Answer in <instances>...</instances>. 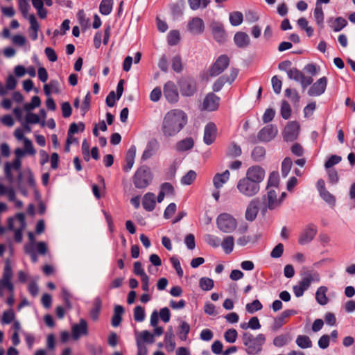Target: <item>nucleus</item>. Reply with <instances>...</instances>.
<instances>
[{"label": "nucleus", "mask_w": 355, "mask_h": 355, "mask_svg": "<svg viewBox=\"0 0 355 355\" xmlns=\"http://www.w3.org/2000/svg\"><path fill=\"white\" fill-rule=\"evenodd\" d=\"M124 312V309L122 306L116 305L114 307V315L112 318V325L114 327H117L119 326L121 322V315Z\"/></svg>", "instance_id": "2f4dec72"}, {"label": "nucleus", "mask_w": 355, "mask_h": 355, "mask_svg": "<svg viewBox=\"0 0 355 355\" xmlns=\"http://www.w3.org/2000/svg\"><path fill=\"white\" fill-rule=\"evenodd\" d=\"M237 331L234 329H227L224 334L225 340L229 343H234L237 338Z\"/></svg>", "instance_id": "864d4df0"}, {"label": "nucleus", "mask_w": 355, "mask_h": 355, "mask_svg": "<svg viewBox=\"0 0 355 355\" xmlns=\"http://www.w3.org/2000/svg\"><path fill=\"white\" fill-rule=\"evenodd\" d=\"M101 309V300L99 297H96L94 302V307L90 311V317L93 320L96 321L98 320Z\"/></svg>", "instance_id": "58836bf2"}, {"label": "nucleus", "mask_w": 355, "mask_h": 355, "mask_svg": "<svg viewBox=\"0 0 355 355\" xmlns=\"http://www.w3.org/2000/svg\"><path fill=\"white\" fill-rule=\"evenodd\" d=\"M199 286L203 291H208L211 290L214 286V282L209 277H202L199 280Z\"/></svg>", "instance_id": "4c0bfd02"}, {"label": "nucleus", "mask_w": 355, "mask_h": 355, "mask_svg": "<svg viewBox=\"0 0 355 355\" xmlns=\"http://www.w3.org/2000/svg\"><path fill=\"white\" fill-rule=\"evenodd\" d=\"M227 79L225 76H223L217 79V80L214 83L213 85V90L214 92H218L220 91L225 83H227Z\"/></svg>", "instance_id": "338daca9"}, {"label": "nucleus", "mask_w": 355, "mask_h": 355, "mask_svg": "<svg viewBox=\"0 0 355 355\" xmlns=\"http://www.w3.org/2000/svg\"><path fill=\"white\" fill-rule=\"evenodd\" d=\"M266 155V150L263 147L257 146L255 147L252 152V157L253 159L256 162L261 161Z\"/></svg>", "instance_id": "79ce46f5"}, {"label": "nucleus", "mask_w": 355, "mask_h": 355, "mask_svg": "<svg viewBox=\"0 0 355 355\" xmlns=\"http://www.w3.org/2000/svg\"><path fill=\"white\" fill-rule=\"evenodd\" d=\"M137 340H139L140 343H153L155 342L154 335L148 331L144 330L136 334V342H137Z\"/></svg>", "instance_id": "7c9ffc66"}, {"label": "nucleus", "mask_w": 355, "mask_h": 355, "mask_svg": "<svg viewBox=\"0 0 355 355\" xmlns=\"http://www.w3.org/2000/svg\"><path fill=\"white\" fill-rule=\"evenodd\" d=\"M279 177L277 172H272L268 178L266 188L279 190Z\"/></svg>", "instance_id": "c9c22d12"}, {"label": "nucleus", "mask_w": 355, "mask_h": 355, "mask_svg": "<svg viewBox=\"0 0 355 355\" xmlns=\"http://www.w3.org/2000/svg\"><path fill=\"white\" fill-rule=\"evenodd\" d=\"M136 147L135 146H132L128 150L126 154V164L124 166L123 169L125 171L128 172L132 168L135 163V158L136 156Z\"/></svg>", "instance_id": "393cba45"}, {"label": "nucleus", "mask_w": 355, "mask_h": 355, "mask_svg": "<svg viewBox=\"0 0 355 355\" xmlns=\"http://www.w3.org/2000/svg\"><path fill=\"white\" fill-rule=\"evenodd\" d=\"M241 155V149L239 146L236 145V144H232L227 150V155L232 157H236Z\"/></svg>", "instance_id": "6e6d98bb"}, {"label": "nucleus", "mask_w": 355, "mask_h": 355, "mask_svg": "<svg viewBox=\"0 0 355 355\" xmlns=\"http://www.w3.org/2000/svg\"><path fill=\"white\" fill-rule=\"evenodd\" d=\"M287 75L291 80H294L297 82H300L302 77V73L296 68H292L287 70Z\"/></svg>", "instance_id": "5fc2aeb1"}, {"label": "nucleus", "mask_w": 355, "mask_h": 355, "mask_svg": "<svg viewBox=\"0 0 355 355\" xmlns=\"http://www.w3.org/2000/svg\"><path fill=\"white\" fill-rule=\"evenodd\" d=\"M13 276L12 270L10 263L9 260H6L5 262V266L3 270V273L2 276V279L11 282V279Z\"/></svg>", "instance_id": "de8ad7c7"}, {"label": "nucleus", "mask_w": 355, "mask_h": 355, "mask_svg": "<svg viewBox=\"0 0 355 355\" xmlns=\"http://www.w3.org/2000/svg\"><path fill=\"white\" fill-rule=\"evenodd\" d=\"M314 17L317 24L320 28H322L324 21V13L320 5H316V7L314 10Z\"/></svg>", "instance_id": "a19ab883"}, {"label": "nucleus", "mask_w": 355, "mask_h": 355, "mask_svg": "<svg viewBox=\"0 0 355 355\" xmlns=\"http://www.w3.org/2000/svg\"><path fill=\"white\" fill-rule=\"evenodd\" d=\"M15 318V313L12 309L4 311L1 322L3 324H10Z\"/></svg>", "instance_id": "e2e57ef3"}, {"label": "nucleus", "mask_w": 355, "mask_h": 355, "mask_svg": "<svg viewBox=\"0 0 355 355\" xmlns=\"http://www.w3.org/2000/svg\"><path fill=\"white\" fill-rule=\"evenodd\" d=\"M278 192L279 190L266 188V194L262 197L263 204V207L262 208L263 212H266L268 209L273 210L280 207L282 200L277 198Z\"/></svg>", "instance_id": "423d86ee"}, {"label": "nucleus", "mask_w": 355, "mask_h": 355, "mask_svg": "<svg viewBox=\"0 0 355 355\" xmlns=\"http://www.w3.org/2000/svg\"><path fill=\"white\" fill-rule=\"evenodd\" d=\"M242 340L243 345L246 347V352L249 355H256L261 351L266 337L262 334L254 337L252 334L245 332L243 334Z\"/></svg>", "instance_id": "7ed1b4c3"}, {"label": "nucleus", "mask_w": 355, "mask_h": 355, "mask_svg": "<svg viewBox=\"0 0 355 355\" xmlns=\"http://www.w3.org/2000/svg\"><path fill=\"white\" fill-rule=\"evenodd\" d=\"M293 162L291 158L286 157L282 164V176L286 178L288 175L291 168Z\"/></svg>", "instance_id": "49530a36"}, {"label": "nucleus", "mask_w": 355, "mask_h": 355, "mask_svg": "<svg viewBox=\"0 0 355 355\" xmlns=\"http://www.w3.org/2000/svg\"><path fill=\"white\" fill-rule=\"evenodd\" d=\"M218 228L224 233H231L237 227L236 220L230 214L223 213L220 214L216 219Z\"/></svg>", "instance_id": "0eeeda50"}, {"label": "nucleus", "mask_w": 355, "mask_h": 355, "mask_svg": "<svg viewBox=\"0 0 355 355\" xmlns=\"http://www.w3.org/2000/svg\"><path fill=\"white\" fill-rule=\"evenodd\" d=\"M19 8L24 17L28 19V12L30 8L28 0H19Z\"/></svg>", "instance_id": "052dcab7"}, {"label": "nucleus", "mask_w": 355, "mask_h": 355, "mask_svg": "<svg viewBox=\"0 0 355 355\" xmlns=\"http://www.w3.org/2000/svg\"><path fill=\"white\" fill-rule=\"evenodd\" d=\"M216 137V127L213 123H209L206 125L204 130L203 141L207 145H211L214 143Z\"/></svg>", "instance_id": "4be33fe9"}, {"label": "nucleus", "mask_w": 355, "mask_h": 355, "mask_svg": "<svg viewBox=\"0 0 355 355\" xmlns=\"http://www.w3.org/2000/svg\"><path fill=\"white\" fill-rule=\"evenodd\" d=\"M243 19V16L241 12L235 11L230 14V22L234 26L240 25Z\"/></svg>", "instance_id": "ea45409f"}, {"label": "nucleus", "mask_w": 355, "mask_h": 355, "mask_svg": "<svg viewBox=\"0 0 355 355\" xmlns=\"http://www.w3.org/2000/svg\"><path fill=\"white\" fill-rule=\"evenodd\" d=\"M262 308L263 306L258 300H255L252 302L247 304L245 306L246 311L251 314L262 309Z\"/></svg>", "instance_id": "37998d69"}, {"label": "nucleus", "mask_w": 355, "mask_h": 355, "mask_svg": "<svg viewBox=\"0 0 355 355\" xmlns=\"http://www.w3.org/2000/svg\"><path fill=\"white\" fill-rule=\"evenodd\" d=\"M134 319L137 322H142L145 319V311L141 306H137L134 310Z\"/></svg>", "instance_id": "4d7b16f0"}, {"label": "nucleus", "mask_w": 355, "mask_h": 355, "mask_svg": "<svg viewBox=\"0 0 355 355\" xmlns=\"http://www.w3.org/2000/svg\"><path fill=\"white\" fill-rule=\"evenodd\" d=\"M234 245V239L232 236H227L223 241H220V245L226 254H230L233 251Z\"/></svg>", "instance_id": "473e14b6"}, {"label": "nucleus", "mask_w": 355, "mask_h": 355, "mask_svg": "<svg viewBox=\"0 0 355 355\" xmlns=\"http://www.w3.org/2000/svg\"><path fill=\"white\" fill-rule=\"evenodd\" d=\"M342 160L340 156L338 155H331L329 159L325 162L324 167L326 168H330L334 165L338 164Z\"/></svg>", "instance_id": "0e129e2a"}, {"label": "nucleus", "mask_w": 355, "mask_h": 355, "mask_svg": "<svg viewBox=\"0 0 355 355\" xmlns=\"http://www.w3.org/2000/svg\"><path fill=\"white\" fill-rule=\"evenodd\" d=\"M220 98L213 93L208 94L202 103V109L207 111H214L218 109Z\"/></svg>", "instance_id": "a211bd4d"}, {"label": "nucleus", "mask_w": 355, "mask_h": 355, "mask_svg": "<svg viewBox=\"0 0 355 355\" xmlns=\"http://www.w3.org/2000/svg\"><path fill=\"white\" fill-rule=\"evenodd\" d=\"M347 25V21L342 18L338 17L336 19L334 25V31L336 32L340 31Z\"/></svg>", "instance_id": "774afa93"}, {"label": "nucleus", "mask_w": 355, "mask_h": 355, "mask_svg": "<svg viewBox=\"0 0 355 355\" xmlns=\"http://www.w3.org/2000/svg\"><path fill=\"white\" fill-rule=\"evenodd\" d=\"M301 275V280L293 286V293L297 297H302L312 283L319 282L320 280V275L316 271L306 270Z\"/></svg>", "instance_id": "f03ea898"}, {"label": "nucleus", "mask_w": 355, "mask_h": 355, "mask_svg": "<svg viewBox=\"0 0 355 355\" xmlns=\"http://www.w3.org/2000/svg\"><path fill=\"white\" fill-rule=\"evenodd\" d=\"M71 333L74 340L79 339L81 336H87L88 334L87 321L85 319H80L79 323L72 326Z\"/></svg>", "instance_id": "f3484780"}, {"label": "nucleus", "mask_w": 355, "mask_h": 355, "mask_svg": "<svg viewBox=\"0 0 355 355\" xmlns=\"http://www.w3.org/2000/svg\"><path fill=\"white\" fill-rule=\"evenodd\" d=\"M205 241L211 247L218 248L220 245V239L214 235L207 234L205 236Z\"/></svg>", "instance_id": "8fccbe9b"}, {"label": "nucleus", "mask_w": 355, "mask_h": 355, "mask_svg": "<svg viewBox=\"0 0 355 355\" xmlns=\"http://www.w3.org/2000/svg\"><path fill=\"white\" fill-rule=\"evenodd\" d=\"M327 79L326 77H322L312 85L308 91L310 96H318L322 94L327 87Z\"/></svg>", "instance_id": "dca6fc26"}, {"label": "nucleus", "mask_w": 355, "mask_h": 355, "mask_svg": "<svg viewBox=\"0 0 355 355\" xmlns=\"http://www.w3.org/2000/svg\"><path fill=\"white\" fill-rule=\"evenodd\" d=\"M285 96L290 98L293 103H297L300 101V96L295 89L287 88L285 90Z\"/></svg>", "instance_id": "603ef678"}, {"label": "nucleus", "mask_w": 355, "mask_h": 355, "mask_svg": "<svg viewBox=\"0 0 355 355\" xmlns=\"http://www.w3.org/2000/svg\"><path fill=\"white\" fill-rule=\"evenodd\" d=\"M159 143L156 139H151L149 141L143 152L141 157L142 161H146L152 157L159 149Z\"/></svg>", "instance_id": "412c9836"}, {"label": "nucleus", "mask_w": 355, "mask_h": 355, "mask_svg": "<svg viewBox=\"0 0 355 355\" xmlns=\"http://www.w3.org/2000/svg\"><path fill=\"white\" fill-rule=\"evenodd\" d=\"M265 175L266 171L263 168L259 166H253L247 170L245 178L256 185L260 186L261 182L265 178Z\"/></svg>", "instance_id": "6e6552de"}, {"label": "nucleus", "mask_w": 355, "mask_h": 355, "mask_svg": "<svg viewBox=\"0 0 355 355\" xmlns=\"http://www.w3.org/2000/svg\"><path fill=\"white\" fill-rule=\"evenodd\" d=\"M317 231V227L314 225L311 224L306 226L299 236V243L300 245L309 243L315 238Z\"/></svg>", "instance_id": "ddd939ff"}, {"label": "nucleus", "mask_w": 355, "mask_h": 355, "mask_svg": "<svg viewBox=\"0 0 355 355\" xmlns=\"http://www.w3.org/2000/svg\"><path fill=\"white\" fill-rule=\"evenodd\" d=\"M196 173L193 170H190L182 178L181 183L184 185H190L196 180Z\"/></svg>", "instance_id": "a18cd8bd"}, {"label": "nucleus", "mask_w": 355, "mask_h": 355, "mask_svg": "<svg viewBox=\"0 0 355 355\" xmlns=\"http://www.w3.org/2000/svg\"><path fill=\"white\" fill-rule=\"evenodd\" d=\"M230 60L225 55H222L218 58L211 67L209 73L211 76H216L220 74L229 66Z\"/></svg>", "instance_id": "9d476101"}, {"label": "nucleus", "mask_w": 355, "mask_h": 355, "mask_svg": "<svg viewBox=\"0 0 355 355\" xmlns=\"http://www.w3.org/2000/svg\"><path fill=\"white\" fill-rule=\"evenodd\" d=\"M164 95L170 103H175L179 100V94L175 83L168 81L164 86Z\"/></svg>", "instance_id": "9b49d317"}, {"label": "nucleus", "mask_w": 355, "mask_h": 355, "mask_svg": "<svg viewBox=\"0 0 355 355\" xmlns=\"http://www.w3.org/2000/svg\"><path fill=\"white\" fill-rule=\"evenodd\" d=\"M178 86L183 96H191L196 92V83L191 78H182L178 81Z\"/></svg>", "instance_id": "1a4fd4ad"}, {"label": "nucleus", "mask_w": 355, "mask_h": 355, "mask_svg": "<svg viewBox=\"0 0 355 355\" xmlns=\"http://www.w3.org/2000/svg\"><path fill=\"white\" fill-rule=\"evenodd\" d=\"M153 180V174L149 167L142 166L137 169L134 178L133 182L138 189H144L148 187Z\"/></svg>", "instance_id": "39448f33"}, {"label": "nucleus", "mask_w": 355, "mask_h": 355, "mask_svg": "<svg viewBox=\"0 0 355 355\" xmlns=\"http://www.w3.org/2000/svg\"><path fill=\"white\" fill-rule=\"evenodd\" d=\"M28 20L31 24L30 27V37L33 40H36L38 37L37 32L40 29V25L34 15H28Z\"/></svg>", "instance_id": "c85d7f7f"}, {"label": "nucleus", "mask_w": 355, "mask_h": 355, "mask_svg": "<svg viewBox=\"0 0 355 355\" xmlns=\"http://www.w3.org/2000/svg\"><path fill=\"white\" fill-rule=\"evenodd\" d=\"M113 0H102L99 6V11L103 15H108L112 10Z\"/></svg>", "instance_id": "e433bc0d"}, {"label": "nucleus", "mask_w": 355, "mask_h": 355, "mask_svg": "<svg viewBox=\"0 0 355 355\" xmlns=\"http://www.w3.org/2000/svg\"><path fill=\"white\" fill-rule=\"evenodd\" d=\"M180 40V33L178 31H171L168 35V44L173 46L178 43Z\"/></svg>", "instance_id": "bf43d9fd"}, {"label": "nucleus", "mask_w": 355, "mask_h": 355, "mask_svg": "<svg viewBox=\"0 0 355 355\" xmlns=\"http://www.w3.org/2000/svg\"><path fill=\"white\" fill-rule=\"evenodd\" d=\"M194 141L191 137L184 139L176 144L175 149L178 152H184L191 149L193 147Z\"/></svg>", "instance_id": "cd10ccee"}, {"label": "nucleus", "mask_w": 355, "mask_h": 355, "mask_svg": "<svg viewBox=\"0 0 355 355\" xmlns=\"http://www.w3.org/2000/svg\"><path fill=\"white\" fill-rule=\"evenodd\" d=\"M212 35L215 40L223 43L226 40V34L223 26L219 22H212L210 25Z\"/></svg>", "instance_id": "6ab92c4d"}, {"label": "nucleus", "mask_w": 355, "mask_h": 355, "mask_svg": "<svg viewBox=\"0 0 355 355\" xmlns=\"http://www.w3.org/2000/svg\"><path fill=\"white\" fill-rule=\"evenodd\" d=\"M188 30L193 35H200L204 32L205 24L199 17H193L188 23Z\"/></svg>", "instance_id": "aec40b11"}, {"label": "nucleus", "mask_w": 355, "mask_h": 355, "mask_svg": "<svg viewBox=\"0 0 355 355\" xmlns=\"http://www.w3.org/2000/svg\"><path fill=\"white\" fill-rule=\"evenodd\" d=\"M85 129V125L83 123H79L78 124L76 123H73L70 125L69 129L68 131L69 135H73L77 133L78 130L83 131Z\"/></svg>", "instance_id": "69168bd1"}, {"label": "nucleus", "mask_w": 355, "mask_h": 355, "mask_svg": "<svg viewBox=\"0 0 355 355\" xmlns=\"http://www.w3.org/2000/svg\"><path fill=\"white\" fill-rule=\"evenodd\" d=\"M296 344L302 349H307L312 347V342L309 336L300 335L296 338Z\"/></svg>", "instance_id": "f704fd0d"}, {"label": "nucleus", "mask_w": 355, "mask_h": 355, "mask_svg": "<svg viewBox=\"0 0 355 355\" xmlns=\"http://www.w3.org/2000/svg\"><path fill=\"white\" fill-rule=\"evenodd\" d=\"M142 205L146 210L148 211H153L156 205L155 194L153 193H146L143 198Z\"/></svg>", "instance_id": "a878e982"}, {"label": "nucleus", "mask_w": 355, "mask_h": 355, "mask_svg": "<svg viewBox=\"0 0 355 355\" xmlns=\"http://www.w3.org/2000/svg\"><path fill=\"white\" fill-rule=\"evenodd\" d=\"M271 83L274 92L277 94H280L282 86V80H279L277 76H275L271 79Z\"/></svg>", "instance_id": "680f3d73"}, {"label": "nucleus", "mask_w": 355, "mask_h": 355, "mask_svg": "<svg viewBox=\"0 0 355 355\" xmlns=\"http://www.w3.org/2000/svg\"><path fill=\"white\" fill-rule=\"evenodd\" d=\"M236 187L239 193L246 198H252L257 196L261 189L260 186L256 185L245 177L239 180Z\"/></svg>", "instance_id": "20e7f679"}, {"label": "nucleus", "mask_w": 355, "mask_h": 355, "mask_svg": "<svg viewBox=\"0 0 355 355\" xmlns=\"http://www.w3.org/2000/svg\"><path fill=\"white\" fill-rule=\"evenodd\" d=\"M164 341L166 343V348L168 352H172L175 348V343L174 340V334L171 327L166 332L164 336Z\"/></svg>", "instance_id": "c756f323"}, {"label": "nucleus", "mask_w": 355, "mask_h": 355, "mask_svg": "<svg viewBox=\"0 0 355 355\" xmlns=\"http://www.w3.org/2000/svg\"><path fill=\"white\" fill-rule=\"evenodd\" d=\"M190 331V326L185 321H181L179 325L178 337L182 340L185 341L187 339L188 334Z\"/></svg>", "instance_id": "72a5a7b5"}, {"label": "nucleus", "mask_w": 355, "mask_h": 355, "mask_svg": "<svg viewBox=\"0 0 355 355\" xmlns=\"http://www.w3.org/2000/svg\"><path fill=\"white\" fill-rule=\"evenodd\" d=\"M230 173L228 170L222 173H216L213 178V184L216 189L220 190L229 180Z\"/></svg>", "instance_id": "5701e85b"}, {"label": "nucleus", "mask_w": 355, "mask_h": 355, "mask_svg": "<svg viewBox=\"0 0 355 355\" xmlns=\"http://www.w3.org/2000/svg\"><path fill=\"white\" fill-rule=\"evenodd\" d=\"M187 122V116L179 109L168 112L162 121V132L165 137L175 136L184 127Z\"/></svg>", "instance_id": "f257e3e1"}, {"label": "nucleus", "mask_w": 355, "mask_h": 355, "mask_svg": "<svg viewBox=\"0 0 355 355\" xmlns=\"http://www.w3.org/2000/svg\"><path fill=\"white\" fill-rule=\"evenodd\" d=\"M235 44L239 48L247 47L250 42L248 35L244 32H237L234 37Z\"/></svg>", "instance_id": "b1692460"}, {"label": "nucleus", "mask_w": 355, "mask_h": 355, "mask_svg": "<svg viewBox=\"0 0 355 355\" xmlns=\"http://www.w3.org/2000/svg\"><path fill=\"white\" fill-rule=\"evenodd\" d=\"M320 197L329 205L334 206L336 204V198L335 197L329 192L327 189L320 191Z\"/></svg>", "instance_id": "09e8293b"}, {"label": "nucleus", "mask_w": 355, "mask_h": 355, "mask_svg": "<svg viewBox=\"0 0 355 355\" xmlns=\"http://www.w3.org/2000/svg\"><path fill=\"white\" fill-rule=\"evenodd\" d=\"M291 114V108L288 103L283 101L281 106V116L284 119H288Z\"/></svg>", "instance_id": "3c124183"}, {"label": "nucleus", "mask_w": 355, "mask_h": 355, "mask_svg": "<svg viewBox=\"0 0 355 355\" xmlns=\"http://www.w3.org/2000/svg\"><path fill=\"white\" fill-rule=\"evenodd\" d=\"M327 287L324 286H320L316 291L315 300L319 304L324 306L328 303L329 299L327 297Z\"/></svg>", "instance_id": "bb28decb"}, {"label": "nucleus", "mask_w": 355, "mask_h": 355, "mask_svg": "<svg viewBox=\"0 0 355 355\" xmlns=\"http://www.w3.org/2000/svg\"><path fill=\"white\" fill-rule=\"evenodd\" d=\"M6 288L10 293L14 292V286L12 282H8L4 279H0V297H3L4 289Z\"/></svg>", "instance_id": "c03bdc74"}, {"label": "nucleus", "mask_w": 355, "mask_h": 355, "mask_svg": "<svg viewBox=\"0 0 355 355\" xmlns=\"http://www.w3.org/2000/svg\"><path fill=\"white\" fill-rule=\"evenodd\" d=\"M259 203L260 200L257 198H253L249 202L245 213V218L247 220H255L259 212Z\"/></svg>", "instance_id": "2eb2a0df"}, {"label": "nucleus", "mask_w": 355, "mask_h": 355, "mask_svg": "<svg viewBox=\"0 0 355 355\" xmlns=\"http://www.w3.org/2000/svg\"><path fill=\"white\" fill-rule=\"evenodd\" d=\"M289 342L288 336L286 335H280L275 337L273 340V345L276 347H281L286 345Z\"/></svg>", "instance_id": "13d9d810"}, {"label": "nucleus", "mask_w": 355, "mask_h": 355, "mask_svg": "<svg viewBox=\"0 0 355 355\" xmlns=\"http://www.w3.org/2000/svg\"><path fill=\"white\" fill-rule=\"evenodd\" d=\"M300 125L296 121L289 122L284 130V137L286 141H295L299 135Z\"/></svg>", "instance_id": "f8f14e48"}, {"label": "nucleus", "mask_w": 355, "mask_h": 355, "mask_svg": "<svg viewBox=\"0 0 355 355\" xmlns=\"http://www.w3.org/2000/svg\"><path fill=\"white\" fill-rule=\"evenodd\" d=\"M277 128L274 125H268L263 128L257 135L260 141L267 142L274 139L277 135Z\"/></svg>", "instance_id": "4468645a"}]
</instances>
